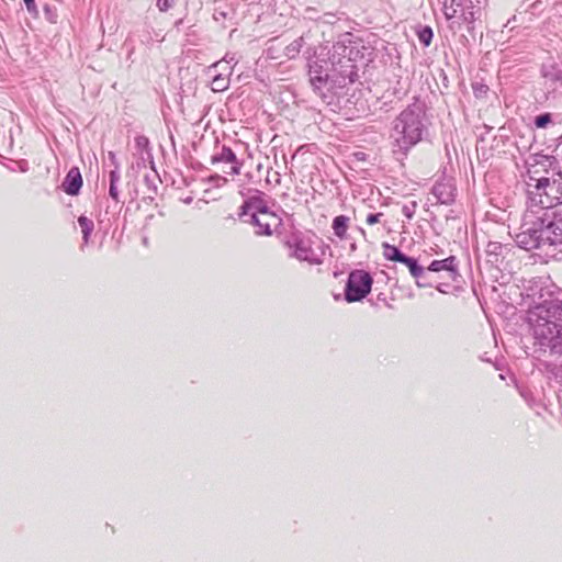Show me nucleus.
<instances>
[{
	"mask_svg": "<svg viewBox=\"0 0 562 562\" xmlns=\"http://www.w3.org/2000/svg\"><path fill=\"white\" fill-rule=\"evenodd\" d=\"M539 321L535 325V338L550 353L562 359V302L552 303L548 308L537 307Z\"/></svg>",
	"mask_w": 562,
	"mask_h": 562,
	"instance_id": "f257e3e1",
	"label": "nucleus"
},
{
	"mask_svg": "<svg viewBox=\"0 0 562 562\" xmlns=\"http://www.w3.org/2000/svg\"><path fill=\"white\" fill-rule=\"evenodd\" d=\"M529 195L535 204L542 209H551L562 203V172L546 171L542 177H536L538 170H529Z\"/></svg>",
	"mask_w": 562,
	"mask_h": 562,
	"instance_id": "f03ea898",
	"label": "nucleus"
},
{
	"mask_svg": "<svg viewBox=\"0 0 562 562\" xmlns=\"http://www.w3.org/2000/svg\"><path fill=\"white\" fill-rule=\"evenodd\" d=\"M241 215H249L250 223L256 228L257 235L271 236L279 231L282 225L281 217L269 210V207L259 198H251L241 206Z\"/></svg>",
	"mask_w": 562,
	"mask_h": 562,
	"instance_id": "7ed1b4c3",
	"label": "nucleus"
},
{
	"mask_svg": "<svg viewBox=\"0 0 562 562\" xmlns=\"http://www.w3.org/2000/svg\"><path fill=\"white\" fill-rule=\"evenodd\" d=\"M315 239L316 237L312 233L294 232L286 238L284 246L292 258L310 265H319L322 258L313 247Z\"/></svg>",
	"mask_w": 562,
	"mask_h": 562,
	"instance_id": "20e7f679",
	"label": "nucleus"
},
{
	"mask_svg": "<svg viewBox=\"0 0 562 562\" xmlns=\"http://www.w3.org/2000/svg\"><path fill=\"white\" fill-rule=\"evenodd\" d=\"M395 130L402 134L397 139L404 147L417 144L422 139L423 124L419 115L413 110L403 111L397 117Z\"/></svg>",
	"mask_w": 562,
	"mask_h": 562,
	"instance_id": "39448f33",
	"label": "nucleus"
},
{
	"mask_svg": "<svg viewBox=\"0 0 562 562\" xmlns=\"http://www.w3.org/2000/svg\"><path fill=\"white\" fill-rule=\"evenodd\" d=\"M373 278L362 269L353 270L349 273L345 288V299L348 303H355L363 300L372 289Z\"/></svg>",
	"mask_w": 562,
	"mask_h": 562,
	"instance_id": "423d86ee",
	"label": "nucleus"
},
{
	"mask_svg": "<svg viewBox=\"0 0 562 562\" xmlns=\"http://www.w3.org/2000/svg\"><path fill=\"white\" fill-rule=\"evenodd\" d=\"M543 241L550 245H557L562 243V222H551L547 226L540 229L539 236Z\"/></svg>",
	"mask_w": 562,
	"mask_h": 562,
	"instance_id": "0eeeda50",
	"label": "nucleus"
},
{
	"mask_svg": "<svg viewBox=\"0 0 562 562\" xmlns=\"http://www.w3.org/2000/svg\"><path fill=\"white\" fill-rule=\"evenodd\" d=\"M213 161L223 162L229 165V170H224V173L229 176H236L240 173L241 164L237 160L236 155L231 148L223 147L222 151Z\"/></svg>",
	"mask_w": 562,
	"mask_h": 562,
	"instance_id": "6e6552de",
	"label": "nucleus"
},
{
	"mask_svg": "<svg viewBox=\"0 0 562 562\" xmlns=\"http://www.w3.org/2000/svg\"><path fill=\"white\" fill-rule=\"evenodd\" d=\"M82 186L81 173L78 168H71L63 183L64 190L70 195H75L79 192Z\"/></svg>",
	"mask_w": 562,
	"mask_h": 562,
	"instance_id": "1a4fd4ad",
	"label": "nucleus"
},
{
	"mask_svg": "<svg viewBox=\"0 0 562 562\" xmlns=\"http://www.w3.org/2000/svg\"><path fill=\"white\" fill-rule=\"evenodd\" d=\"M350 218L346 215H338L334 217L331 228L337 238L346 240L348 237Z\"/></svg>",
	"mask_w": 562,
	"mask_h": 562,
	"instance_id": "9d476101",
	"label": "nucleus"
},
{
	"mask_svg": "<svg viewBox=\"0 0 562 562\" xmlns=\"http://www.w3.org/2000/svg\"><path fill=\"white\" fill-rule=\"evenodd\" d=\"M429 271L439 272V271H451L456 272V257L450 256L442 260H434L429 267Z\"/></svg>",
	"mask_w": 562,
	"mask_h": 562,
	"instance_id": "9b49d317",
	"label": "nucleus"
},
{
	"mask_svg": "<svg viewBox=\"0 0 562 562\" xmlns=\"http://www.w3.org/2000/svg\"><path fill=\"white\" fill-rule=\"evenodd\" d=\"M382 254L386 260L397 261V262H403L406 257L404 254H402L398 250L397 247H395L389 243L382 244Z\"/></svg>",
	"mask_w": 562,
	"mask_h": 562,
	"instance_id": "f8f14e48",
	"label": "nucleus"
},
{
	"mask_svg": "<svg viewBox=\"0 0 562 562\" xmlns=\"http://www.w3.org/2000/svg\"><path fill=\"white\" fill-rule=\"evenodd\" d=\"M229 86V78L227 76L223 75H216L213 77L211 82V89L214 92H222L228 89Z\"/></svg>",
	"mask_w": 562,
	"mask_h": 562,
	"instance_id": "ddd939ff",
	"label": "nucleus"
},
{
	"mask_svg": "<svg viewBox=\"0 0 562 562\" xmlns=\"http://www.w3.org/2000/svg\"><path fill=\"white\" fill-rule=\"evenodd\" d=\"M459 4L456 3V0H443L442 1V12L447 20H451L457 16Z\"/></svg>",
	"mask_w": 562,
	"mask_h": 562,
	"instance_id": "4468645a",
	"label": "nucleus"
},
{
	"mask_svg": "<svg viewBox=\"0 0 562 562\" xmlns=\"http://www.w3.org/2000/svg\"><path fill=\"white\" fill-rule=\"evenodd\" d=\"M402 263H404L409 269V272L414 278H419L423 276L424 269L418 266L416 259L406 256Z\"/></svg>",
	"mask_w": 562,
	"mask_h": 562,
	"instance_id": "2eb2a0df",
	"label": "nucleus"
},
{
	"mask_svg": "<svg viewBox=\"0 0 562 562\" xmlns=\"http://www.w3.org/2000/svg\"><path fill=\"white\" fill-rule=\"evenodd\" d=\"M417 36L422 44H424L425 46H429L431 44L434 33L431 27L424 26L417 32Z\"/></svg>",
	"mask_w": 562,
	"mask_h": 562,
	"instance_id": "dca6fc26",
	"label": "nucleus"
},
{
	"mask_svg": "<svg viewBox=\"0 0 562 562\" xmlns=\"http://www.w3.org/2000/svg\"><path fill=\"white\" fill-rule=\"evenodd\" d=\"M78 223H79V225L81 227L83 239H85V241H87L88 238H89L90 233L93 229V223H92V221H90L86 216H80L78 218Z\"/></svg>",
	"mask_w": 562,
	"mask_h": 562,
	"instance_id": "f3484780",
	"label": "nucleus"
},
{
	"mask_svg": "<svg viewBox=\"0 0 562 562\" xmlns=\"http://www.w3.org/2000/svg\"><path fill=\"white\" fill-rule=\"evenodd\" d=\"M551 121H552V115L550 113H544V114L538 115L535 119V125L538 128H544L548 126V124L551 123Z\"/></svg>",
	"mask_w": 562,
	"mask_h": 562,
	"instance_id": "a211bd4d",
	"label": "nucleus"
},
{
	"mask_svg": "<svg viewBox=\"0 0 562 562\" xmlns=\"http://www.w3.org/2000/svg\"><path fill=\"white\" fill-rule=\"evenodd\" d=\"M383 213H371V214H368L367 217H366V223L368 225H374V224H379L381 223V220L383 217Z\"/></svg>",
	"mask_w": 562,
	"mask_h": 562,
	"instance_id": "6ab92c4d",
	"label": "nucleus"
},
{
	"mask_svg": "<svg viewBox=\"0 0 562 562\" xmlns=\"http://www.w3.org/2000/svg\"><path fill=\"white\" fill-rule=\"evenodd\" d=\"M477 13H479V10H476V11L471 10L469 12H464L463 13L464 22L468 24H472L477 19V15H476Z\"/></svg>",
	"mask_w": 562,
	"mask_h": 562,
	"instance_id": "aec40b11",
	"label": "nucleus"
},
{
	"mask_svg": "<svg viewBox=\"0 0 562 562\" xmlns=\"http://www.w3.org/2000/svg\"><path fill=\"white\" fill-rule=\"evenodd\" d=\"M175 0H157V7L161 12L167 11L172 7Z\"/></svg>",
	"mask_w": 562,
	"mask_h": 562,
	"instance_id": "412c9836",
	"label": "nucleus"
},
{
	"mask_svg": "<svg viewBox=\"0 0 562 562\" xmlns=\"http://www.w3.org/2000/svg\"><path fill=\"white\" fill-rule=\"evenodd\" d=\"M114 181H115V173L111 172L110 194L112 198L116 199L117 193H116V188H115Z\"/></svg>",
	"mask_w": 562,
	"mask_h": 562,
	"instance_id": "4be33fe9",
	"label": "nucleus"
},
{
	"mask_svg": "<svg viewBox=\"0 0 562 562\" xmlns=\"http://www.w3.org/2000/svg\"><path fill=\"white\" fill-rule=\"evenodd\" d=\"M526 237H527V236H526L525 234L518 235V243H519L520 245H522L526 249H528V248H532V247H537V246H538V244H537V243H533L532 245H530V246H529V245H528V243L525 240V239H526Z\"/></svg>",
	"mask_w": 562,
	"mask_h": 562,
	"instance_id": "5701e85b",
	"label": "nucleus"
},
{
	"mask_svg": "<svg viewBox=\"0 0 562 562\" xmlns=\"http://www.w3.org/2000/svg\"><path fill=\"white\" fill-rule=\"evenodd\" d=\"M25 5H26V9L29 12L33 13V12H36V3H35V0H23Z\"/></svg>",
	"mask_w": 562,
	"mask_h": 562,
	"instance_id": "b1692460",
	"label": "nucleus"
},
{
	"mask_svg": "<svg viewBox=\"0 0 562 562\" xmlns=\"http://www.w3.org/2000/svg\"><path fill=\"white\" fill-rule=\"evenodd\" d=\"M224 170H229V165H226V167H224V168L222 169V171H223V172H224Z\"/></svg>",
	"mask_w": 562,
	"mask_h": 562,
	"instance_id": "393cba45",
	"label": "nucleus"
}]
</instances>
